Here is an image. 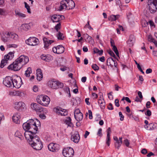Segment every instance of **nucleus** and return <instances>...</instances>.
Masks as SVG:
<instances>
[{
  "mask_svg": "<svg viewBox=\"0 0 157 157\" xmlns=\"http://www.w3.org/2000/svg\"><path fill=\"white\" fill-rule=\"evenodd\" d=\"M36 124L34 122V120L29 119L23 124V128L25 131L24 136L25 138H28L29 136L34 133H36L38 130L37 126H35Z\"/></svg>",
  "mask_w": 157,
  "mask_h": 157,
  "instance_id": "nucleus-1",
  "label": "nucleus"
},
{
  "mask_svg": "<svg viewBox=\"0 0 157 157\" xmlns=\"http://www.w3.org/2000/svg\"><path fill=\"white\" fill-rule=\"evenodd\" d=\"M29 61V58L28 56L21 55L12 63L9 65L7 68L15 71H18L20 69L23 65L26 64Z\"/></svg>",
  "mask_w": 157,
  "mask_h": 157,
  "instance_id": "nucleus-2",
  "label": "nucleus"
},
{
  "mask_svg": "<svg viewBox=\"0 0 157 157\" xmlns=\"http://www.w3.org/2000/svg\"><path fill=\"white\" fill-rule=\"evenodd\" d=\"M34 133L29 136V138H25L27 140L29 144L36 150H41L43 147L42 142L39 136Z\"/></svg>",
  "mask_w": 157,
  "mask_h": 157,
  "instance_id": "nucleus-3",
  "label": "nucleus"
},
{
  "mask_svg": "<svg viewBox=\"0 0 157 157\" xmlns=\"http://www.w3.org/2000/svg\"><path fill=\"white\" fill-rule=\"evenodd\" d=\"M36 101L37 103L41 105L48 106L50 102V99L48 96L41 95L37 97Z\"/></svg>",
  "mask_w": 157,
  "mask_h": 157,
  "instance_id": "nucleus-4",
  "label": "nucleus"
},
{
  "mask_svg": "<svg viewBox=\"0 0 157 157\" xmlns=\"http://www.w3.org/2000/svg\"><path fill=\"white\" fill-rule=\"evenodd\" d=\"M147 5L151 13H154L155 9L157 10V0H148Z\"/></svg>",
  "mask_w": 157,
  "mask_h": 157,
  "instance_id": "nucleus-5",
  "label": "nucleus"
},
{
  "mask_svg": "<svg viewBox=\"0 0 157 157\" xmlns=\"http://www.w3.org/2000/svg\"><path fill=\"white\" fill-rule=\"evenodd\" d=\"M26 43L32 46L37 45L40 43L39 39L35 37H30L25 40Z\"/></svg>",
  "mask_w": 157,
  "mask_h": 157,
  "instance_id": "nucleus-6",
  "label": "nucleus"
},
{
  "mask_svg": "<svg viewBox=\"0 0 157 157\" xmlns=\"http://www.w3.org/2000/svg\"><path fill=\"white\" fill-rule=\"evenodd\" d=\"M73 149L71 147L65 148L63 151V155L65 157H72L74 154Z\"/></svg>",
  "mask_w": 157,
  "mask_h": 157,
  "instance_id": "nucleus-7",
  "label": "nucleus"
},
{
  "mask_svg": "<svg viewBox=\"0 0 157 157\" xmlns=\"http://www.w3.org/2000/svg\"><path fill=\"white\" fill-rule=\"evenodd\" d=\"M13 78L10 76H6L4 78L3 84L8 87L12 88Z\"/></svg>",
  "mask_w": 157,
  "mask_h": 157,
  "instance_id": "nucleus-8",
  "label": "nucleus"
},
{
  "mask_svg": "<svg viewBox=\"0 0 157 157\" xmlns=\"http://www.w3.org/2000/svg\"><path fill=\"white\" fill-rule=\"evenodd\" d=\"M31 106L33 109L36 111L37 113H41L44 111V109H45L36 103L32 104Z\"/></svg>",
  "mask_w": 157,
  "mask_h": 157,
  "instance_id": "nucleus-9",
  "label": "nucleus"
},
{
  "mask_svg": "<svg viewBox=\"0 0 157 157\" xmlns=\"http://www.w3.org/2000/svg\"><path fill=\"white\" fill-rule=\"evenodd\" d=\"M54 110L57 114L62 116H65L68 114L67 111V110L61 108H55Z\"/></svg>",
  "mask_w": 157,
  "mask_h": 157,
  "instance_id": "nucleus-10",
  "label": "nucleus"
},
{
  "mask_svg": "<svg viewBox=\"0 0 157 157\" xmlns=\"http://www.w3.org/2000/svg\"><path fill=\"white\" fill-rule=\"evenodd\" d=\"M48 148L50 151L52 152H56L59 150V146L57 144L51 143L48 145Z\"/></svg>",
  "mask_w": 157,
  "mask_h": 157,
  "instance_id": "nucleus-11",
  "label": "nucleus"
},
{
  "mask_svg": "<svg viewBox=\"0 0 157 157\" xmlns=\"http://www.w3.org/2000/svg\"><path fill=\"white\" fill-rule=\"evenodd\" d=\"M15 105V108L19 111L23 110L25 108V105L22 102H16Z\"/></svg>",
  "mask_w": 157,
  "mask_h": 157,
  "instance_id": "nucleus-12",
  "label": "nucleus"
},
{
  "mask_svg": "<svg viewBox=\"0 0 157 157\" xmlns=\"http://www.w3.org/2000/svg\"><path fill=\"white\" fill-rule=\"evenodd\" d=\"M80 139V136L78 132H75V133L73 134L71 137L72 141L75 143H77L79 142Z\"/></svg>",
  "mask_w": 157,
  "mask_h": 157,
  "instance_id": "nucleus-13",
  "label": "nucleus"
},
{
  "mask_svg": "<svg viewBox=\"0 0 157 157\" xmlns=\"http://www.w3.org/2000/svg\"><path fill=\"white\" fill-rule=\"evenodd\" d=\"M67 1V10L74 9L75 6L74 2L72 0H66Z\"/></svg>",
  "mask_w": 157,
  "mask_h": 157,
  "instance_id": "nucleus-14",
  "label": "nucleus"
},
{
  "mask_svg": "<svg viewBox=\"0 0 157 157\" xmlns=\"http://www.w3.org/2000/svg\"><path fill=\"white\" fill-rule=\"evenodd\" d=\"M13 82L12 84V87H15L16 88H19L21 86L22 83L21 80V78H20V79H19L18 81L17 79H13Z\"/></svg>",
  "mask_w": 157,
  "mask_h": 157,
  "instance_id": "nucleus-15",
  "label": "nucleus"
},
{
  "mask_svg": "<svg viewBox=\"0 0 157 157\" xmlns=\"http://www.w3.org/2000/svg\"><path fill=\"white\" fill-rule=\"evenodd\" d=\"M43 41L44 44V48H49L50 45L51 44L54 42V41L52 40H48L47 38L45 37L43 38Z\"/></svg>",
  "mask_w": 157,
  "mask_h": 157,
  "instance_id": "nucleus-16",
  "label": "nucleus"
},
{
  "mask_svg": "<svg viewBox=\"0 0 157 157\" xmlns=\"http://www.w3.org/2000/svg\"><path fill=\"white\" fill-rule=\"evenodd\" d=\"M135 41V39L133 35H130L129 39L127 41V46L128 47L132 46Z\"/></svg>",
  "mask_w": 157,
  "mask_h": 157,
  "instance_id": "nucleus-17",
  "label": "nucleus"
},
{
  "mask_svg": "<svg viewBox=\"0 0 157 157\" xmlns=\"http://www.w3.org/2000/svg\"><path fill=\"white\" fill-rule=\"evenodd\" d=\"M20 114L18 113L14 115L12 118L13 122L16 124H19L20 122Z\"/></svg>",
  "mask_w": 157,
  "mask_h": 157,
  "instance_id": "nucleus-18",
  "label": "nucleus"
},
{
  "mask_svg": "<svg viewBox=\"0 0 157 157\" xmlns=\"http://www.w3.org/2000/svg\"><path fill=\"white\" fill-rule=\"evenodd\" d=\"M67 2L66 0H63L60 2V6H59V10L62 11L63 9H67Z\"/></svg>",
  "mask_w": 157,
  "mask_h": 157,
  "instance_id": "nucleus-19",
  "label": "nucleus"
},
{
  "mask_svg": "<svg viewBox=\"0 0 157 157\" xmlns=\"http://www.w3.org/2000/svg\"><path fill=\"white\" fill-rule=\"evenodd\" d=\"M57 81L50 80L48 81L47 83L48 85L52 89H56L57 87Z\"/></svg>",
  "mask_w": 157,
  "mask_h": 157,
  "instance_id": "nucleus-20",
  "label": "nucleus"
},
{
  "mask_svg": "<svg viewBox=\"0 0 157 157\" xmlns=\"http://www.w3.org/2000/svg\"><path fill=\"white\" fill-rule=\"evenodd\" d=\"M62 17H64L63 16L54 15L52 16L51 19L53 22H58L60 20V18Z\"/></svg>",
  "mask_w": 157,
  "mask_h": 157,
  "instance_id": "nucleus-21",
  "label": "nucleus"
},
{
  "mask_svg": "<svg viewBox=\"0 0 157 157\" xmlns=\"http://www.w3.org/2000/svg\"><path fill=\"white\" fill-rule=\"evenodd\" d=\"M157 126V124L156 123H150L146 127L145 126L144 128L147 130H152L155 128Z\"/></svg>",
  "mask_w": 157,
  "mask_h": 157,
  "instance_id": "nucleus-22",
  "label": "nucleus"
},
{
  "mask_svg": "<svg viewBox=\"0 0 157 157\" xmlns=\"http://www.w3.org/2000/svg\"><path fill=\"white\" fill-rule=\"evenodd\" d=\"M36 74L37 80L39 81L41 80L43 78V75L40 69H37V70Z\"/></svg>",
  "mask_w": 157,
  "mask_h": 157,
  "instance_id": "nucleus-23",
  "label": "nucleus"
},
{
  "mask_svg": "<svg viewBox=\"0 0 157 157\" xmlns=\"http://www.w3.org/2000/svg\"><path fill=\"white\" fill-rule=\"evenodd\" d=\"M84 37H86V41L89 43L90 44H92L94 40L92 37L88 35L87 34H84L83 35Z\"/></svg>",
  "mask_w": 157,
  "mask_h": 157,
  "instance_id": "nucleus-24",
  "label": "nucleus"
},
{
  "mask_svg": "<svg viewBox=\"0 0 157 157\" xmlns=\"http://www.w3.org/2000/svg\"><path fill=\"white\" fill-rule=\"evenodd\" d=\"M14 52H9L7 55L4 56V59L7 60L11 59L14 57Z\"/></svg>",
  "mask_w": 157,
  "mask_h": 157,
  "instance_id": "nucleus-25",
  "label": "nucleus"
},
{
  "mask_svg": "<svg viewBox=\"0 0 157 157\" xmlns=\"http://www.w3.org/2000/svg\"><path fill=\"white\" fill-rule=\"evenodd\" d=\"M114 60V59H113L111 57L108 58L107 60V65L108 66H109L111 67H113Z\"/></svg>",
  "mask_w": 157,
  "mask_h": 157,
  "instance_id": "nucleus-26",
  "label": "nucleus"
},
{
  "mask_svg": "<svg viewBox=\"0 0 157 157\" xmlns=\"http://www.w3.org/2000/svg\"><path fill=\"white\" fill-rule=\"evenodd\" d=\"M120 17L119 15H111L109 17V20L110 21H115L117 19Z\"/></svg>",
  "mask_w": 157,
  "mask_h": 157,
  "instance_id": "nucleus-27",
  "label": "nucleus"
},
{
  "mask_svg": "<svg viewBox=\"0 0 157 157\" xmlns=\"http://www.w3.org/2000/svg\"><path fill=\"white\" fill-rule=\"evenodd\" d=\"M30 27L29 25L28 24H23L21 26V28L22 30L25 31L28 30Z\"/></svg>",
  "mask_w": 157,
  "mask_h": 157,
  "instance_id": "nucleus-28",
  "label": "nucleus"
},
{
  "mask_svg": "<svg viewBox=\"0 0 157 157\" xmlns=\"http://www.w3.org/2000/svg\"><path fill=\"white\" fill-rule=\"evenodd\" d=\"M7 35H9L10 36V38L12 39H13L14 40H16L18 36L15 33H7Z\"/></svg>",
  "mask_w": 157,
  "mask_h": 157,
  "instance_id": "nucleus-29",
  "label": "nucleus"
},
{
  "mask_svg": "<svg viewBox=\"0 0 157 157\" xmlns=\"http://www.w3.org/2000/svg\"><path fill=\"white\" fill-rule=\"evenodd\" d=\"M75 119L78 121H81L83 118V114L81 113L74 116Z\"/></svg>",
  "mask_w": 157,
  "mask_h": 157,
  "instance_id": "nucleus-30",
  "label": "nucleus"
},
{
  "mask_svg": "<svg viewBox=\"0 0 157 157\" xmlns=\"http://www.w3.org/2000/svg\"><path fill=\"white\" fill-rule=\"evenodd\" d=\"M71 120L70 117H68L67 119L65 121V123L69 126L71 127L73 125L72 123L71 122Z\"/></svg>",
  "mask_w": 157,
  "mask_h": 157,
  "instance_id": "nucleus-31",
  "label": "nucleus"
},
{
  "mask_svg": "<svg viewBox=\"0 0 157 157\" xmlns=\"http://www.w3.org/2000/svg\"><path fill=\"white\" fill-rule=\"evenodd\" d=\"M5 37H2V39L4 42L9 41L10 40V36L7 35V33H6L4 35Z\"/></svg>",
  "mask_w": 157,
  "mask_h": 157,
  "instance_id": "nucleus-32",
  "label": "nucleus"
},
{
  "mask_svg": "<svg viewBox=\"0 0 157 157\" xmlns=\"http://www.w3.org/2000/svg\"><path fill=\"white\" fill-rule=\"evenodd\" d=\"M7 59H4H4H2L1 61V63L0 64V67L1 68H3L4 66L6 65V64L8 62Z\"/></svg>",
  "mask_w": 157,
  "mask_h": 157,
  "instance_id": "nucleus-33",
  "label": "nucleus"
},
{
  "mask_svg": "<svg viewBox=\"0 0 157 157\" xmlns=\"http://www.w3.org/2000/svg\"><path fill=\"white\" fill-rule=\"evenodd\" d=\"M15 136L20 139V140H22L23 137L21 133L19 131H17L15 133Z\"/></svg>",
  "mask_w": 157,
  "mask_h": 157,
  "instance_id": "nucleus-34",
  "label": "nucleus"
},
{
  "mask_svg": "<svg viewBox=\"0 0 157 157\" xmlns=\"http://www.w3.org/2000/svg\"><path fill=\"white\" fill-rule=\"evenodd\" d=\"M31 73V68L30 67H29L25 71V75L27 77H29L30 76V74Z\"/></svg>",
  "mask_w": 157,
  "mask_h": 157,
  "instance_id": "nucleus-35",
  "label": "nucleus"
},
{
  "mask_svg": "<svg viewBox=\"0 0 157 157\" xmlns=\"http://www.w3.org/2000/svg\"><path fill=\"white\" fill-rule=\"evenodd\" d=\"M15 13L16 15L21 17L24 18L26 17V15L21 13L18 11H15Z\"/></svg>",
  "mask_w": 157,
  "mask_h": 157,
  "instance_id": "nucleus-36",
  "label": "nucleus"
},
{
  "mask_svg": "<svg viewBox=\"0 0 157 157\" xmlns=\"http://www.w3.org/2000/svg\"><path fill=\"white\" fill-rule=\"evenodd\" d=\"M93 52L94 54H97L99 56H101L103 52L102 50H94Z\"/></svg>",
  "mask_w": 157,
  "mask_h": 157,
  "instance_id": "nucleus-37",
  "label": "nucleus"
},
{
  "mask_svg": "<svg viewBox=\"0 0 157 157\" xmlns=\"http://www.w3.org/2000/svg\"><path fill=\"white\" fill-rule=\"evenodd\" d=\"M57 38L59 40H63L64 37L63 36V34L59 32L58 33L57 35Z\"/></svg>",
  "mask_w": 157,
  "mask_h": 157,
  "instance_id": "nucleus-38",
  "label": "nucleus"
},
{
  "mask_svg": "<svg viewBox=\"0 0 157 157\" xmlns=\"http://www.w3.org/2000/svg\"><path fill=\"white\" fill-rule=\"evenodd\" d=\"M122 144V143L121 142V141H118L117 142H116L114 144L116 148L119 149Z\"/></svg>",
  "mask_w": 157,
  "mask_h": 157,
  "instance_id": "nucleus-39",
  "label": "nucleus"
},
{
  "mask_svg": "<svg viewBox=\"0 0 157 157\" xmlns=\"http://www.w3.org/2000/svg\"><path fill=\"white\" fill-rule=\"evenodd\" d=\"M46 61L49 62L53 59V57L50 55H46Z\"/></svg>",
  "mask_w": 157,
  "mask_h": 157,
  "instance_id": "nucleus-40",
  "label": "nucleus"
},
{
  "mask_svg": "<svg viewBox=\"0 0 157 157\" xmlns=\"http://www.w3.org/2000/svg\"><path fill=\"white\" fill-rule=\"evenodd\" d=\"M110 42L111 46L113 47L112 49H117V47L115 45L114 40L112 38L110 39Z\"/></svg>",
  "mask_w": 157,
  "mask_h": 157,
  "instance_id": "nucleus-41",
  "label": "nucleus"
},
{
  "mask_svg": "<svg viewBox=\"0 0 157 157\" xmlns=\"http://www.w3.org/2000/svg\"><path fill=\"white\" fill-rule=\"evenodd\" d=\"M56 84L57 87L56 88V89H57L59 88H62L63 86V83L57 81Z\"/></svg>",
  "mask_w": 157,
  "mask_h": 157,
  "instance_id": "nucleus-42",
  "label": "nucleus"
},
{
  "mask_svg": "<svg viewBox=\"0 0 157 157\" xmlns=\"http://www.w3.org/2000/svg\"><path fill=\"white\" fill-rule=\"evenodd\" d=\"M107 52L111 56L113 57L114 59H116V56L112 50H107Z\"/></svg>",
  "mask_w": 157,
  "mask_h": 157,
  "instance_id": "nucleus-43",
  "label": "nucleus"
},
{
  "mask_svg": "<svg viewBox=\"0 0 157 157\" xmlns=\"http://www.w3.org/2000/svg\"><path fill=\"white\" fill-rule=\"evenodd\" d=\"M24 4L25 7L27 9V12L29 13H30L31 11L29 6L26 2H24Z\"/></svg>",
  "mask_w": 157,
  "mask_h": 157,
  "instance_id": "nucleus-44",
  "label": "nucleus"
},
{
  "mask_svg": "<svg viewBox=\"0 0 157 157\" xmlns=\"http://www.w3.org/2000/svg\"><path fill=\"white\" fill-rule=\"evenodd\" d=\"M110 135H107L106 140V144L108 146H109L110 144Z\"/></svg>",
  "mask_w": 157,
  "mask_h": 157,
  "instance_id": "nucleus-45",
  "label": "nucleus"
},
{
  "mask_svg": "<svg viewBox=\"0 0 157 157\" xmlns=\"http://www.w3.org/2000/svg\"><path fill=\"white\" fill-rule=\"evenodd\" d=\"M17 47V45L15 44H10L7 45V48H16Z\"/></svg>",
  "mask_w": 157,
  "mask_h": 157,
  "instance_id": "nucleus-46",
  "label": "nucleus"
},
{
  "mask_svg": "<svg viewBox=\"0 0 157 157\" xmlns=\"http://www.w3.org/2000/svg\"><path fill=\"white\" fill-rule=\"evenodd\" d=\"M54 48H55V49H60V48L61 49H64L65 48L62 45H60L57 46L56 47H53L52 49H54Z\"/></svg>",
  "mask_w": 157,
  "mask_h": 157,
  "instance_id": "nucleus-47",
  "label": "nucleus"
},
{
  "mask_svg": "<svg viewBox=\"0 0 157 157\" xmlns=\"http://www.w3.org/2000/svg\"><path fill=\"white\" fill-rule=\"evenodd\" d=\"M92 67L94 71L98 70L99 69V67L96 64H93Z\"/></svg>",
  "mask_w": 157,
  "mask_h": 157,
  "instance_id": "nucleus-48",
  "label": "nucleus"
},
{
  "mask_svg": "<svg viewBox=\"0 0 157 157\" xmlns=\"http://www.w3.org/2000/svg\"><path fill=\"white\" fill-rule=\"evenodd\" d=\"M116 3L117 5H118L120 7L122 6V4L120 0H116Z\"/></svg>",
  "mask_w": 157,
  "mask_h": 157,
  "instance_id": "nucleus-49",
  "label": "nucleus"
},
{
  "mask_svg": "<svg viewBox=\"0 0 157 157\" xmlns=\"http://www.w3.org/2000/svg\"><path fill=\"white\" fill-rule=\"evenodd\" d=\"M145 114L148 116H150L151 115V112L149 109H147L146 112H145Z\"/></svg>",
  "mask_w": 157,
  "mask_h": 157,
  "instance_id": "nucleus-50",
  "label": "nucleus"
},
{
  "mask_svg": "<svg viewBox=\"0 0 157 157\" xmlns=\"http://www.w3.org/2000/svg\"><path fill=\"white\" fill-rule=\"evenodd\" d=\"M61 24L60 23H59L56 25L55 27V29L56 30L57 32L58 31V30L60 28Z\"/></svg>",
  "mask_w": 157,
  "mask_h": 157,
  "instance_id": "nucleus-51",
  "label": "nucleus"
},
{
  "mask_svg": "<svg viewBox=\"0 0 157 157\" xmlns=\"http://www.w3.org/2000/svg\"><path fill=\"white\" fill-rule=\"evenodd\" d=\"M102 129L101 128H100L98 129V131L97 132V135L100 137H101L102 136Z\"/></svg>",
  "mask_w": 157,
  "mask_h": 157,
  "instance_id": "nucleus-52",
  "label": "nucleus"
},
{
  "mask_svg": "<svg viewBox=\"0 0 157 157\" xmlns=\"http://www.w3.org/2000/svg\"><path fill=\"white\" fill-rule=\"evenodd\" d=\"M119 117H120V120L121 121H123L124 120V116L122 114L121 112H119Z\"/></svg>",
  "mask_w": 157,
  "mask_h": 157,
  "instance_id": "nucleus-53",
  "label": "nucleus"
},
{
  "mask_svg": "<svg viewBox=\"0 0 157 157\" xmlns=\"http://www.w3.org/2000/svg\"><path fill=\"white\" fill-rule=\"evenodd\" d=\"M124 143L125 145L127 147H128L129 145V142L127 139H126L124 140Z\"/></svg>",
  "mask_w": 157,
  "mask_h": 157,
  "instance_id": "nucleus-54",
  "label": "nucleus"
},
{
  "mask_svg": "<svg viewBox=\"0 0 157 157\" xmlns=\"http://www.w3.org/2000/svg\"><path fill=\"white\" fill-rule=\"evenodd\" d=\"M115 105L117 107H118L120 106V104L119 103V100L118 99H116L115 100Z\"/></svg>",
  "mask_w": 157,
  "mask_h": 157,
  "instance_id": "nucleus-55",
  "label": "nucleus"
},
{
  "mask_svg": "<svg viewBox=\"0 0 157 157\" xmlns=\"http://www.w3.org/2000/svg\"><path fill=\"white\" fill-rule=\"evenodd\" d=\"M88 113L89 115V118L90 119H91L93 118L92 112L91 110H88Z\"/></svg>",
  "mask_w": 157,
  "mask_h": 157,
  "instance_id": "nucleus-56",
  "label": "nucleus"
},
{
  "mask_svg": "<svg viewBox=\"0 0 157 157\" xmlns=\"http://www.w3.org/2000/svg\"><path fill=\"white\" fill-rule=\"evenodd\" d=\"M148 40L149 41H150L152 42L155 39H154L152 37V36L151 35H149L148 36Z\"/></svg>",
  "mask_w": 157,
  "mask_h": 157,
  "instance_id": "nucleus-57",
  "label": "nucleus"
},
{
  "mask_svg": "<svg viewBox=\"0 0 157 157\" xmlns=\"http://www.w3.org/2000/svg\"><path fill=\"white\" fill-rule=\"evenodd\" d=\"M108 109L109 110H112L113 109V105L112 103H109V105L108 106Z\"/></svg>",
  "mask_w": 157,
  "mask_h": 157,
  "instance_id": "nucleus-58",
  "label": "nucleus"
},
{
  "mask_svg": "<svg viewBox=\"0 0 157 157\" xmlns=\"http://www.w3.org/2000/svg\"><path fill=\"white\" fill-rule=\"evenodd\" d=\"M81 113V112L80 111L79 109H76L74 112V116H75V115H78L79 113Z\"/></svg>",
  "mask_w": 157,
  "mask_h": 157,
  "instance_id": "nucleus-59",
  "label": "nucleus"
},
{
  "mask_svg": "<svg viewBox=\"0 0 157 157\" xmlns=\"http://www.w3.org/2000/svg\"><path fill=\"white\" fill-rule=\"evenodd\" d=\"M112 92H110L108 94V98L110 100H112L113 99V97L112 95Z\"/></svg>",
  "mask_w": 157,
  "mask_h": 157,
  "instance_id": "nucleus-60",
  "label": "nucleus"
},
{
  "mask_svg": "<svg viewBox=\"0 0 157 157\" xmlns=\"http://www.w3.org/2000/svg\"><path fill=\"white\" fill-rule=\"evenodd\" d=\"M36 121H34V122H35L36 124L35 126H37L36 125L37 124L38 125H40V121L39 120H38L37 119H36Z\"/></svg>",
  "mask_w": 157,
  "mask_h": 157,
  "instance_id": "nucleus-61",
  "label": "nucleus"
},
{
  "mask_svg": "<svg viewBox=\"0 0 157 157\" xmlns=\"http://www.w3.org/2000/svg\"><path fill=\"white\" fill-rule=\"evenodd\" d=\"M89 99L90 98H87L85 99V102L86 104L88 105H90V103L89 101Z\"/></svg>",
  "mask_w": 157,
  "mask_h": 157,
  "instance_id": "nucleus-62",
  "label": "nucleus"
},
{
  "mask_svg": "<svg viewBox=\"0 0 157 157\" xmlns=\"http://www.w3.org/2000/svg\"><path fill=\"white\" fill-rule=\"evenodd\" d=\"M92 96L94 98V99H96L98 97V95L97 94L94 93H93L92 94Z\"/></svg>",
  "mask_w": 157,
  "mask_h": 157,
  "instance_id": "nucleus-63",
  "label": "nucleus"
},
{
  "mask_svg": "<svg viewBox=\"0 0 157 157\" xmlns=\"http://www.w3.org/2000/svg\"><path fill=\"white\" fill-rule=\"evenodd\" d=\"M141 153L142 154H143L144 155L146 154L147 153V151L146 149H145V148L141 150Z\"/></svg>",
  "mask_w": 157,
  "mask_h": 157,
  "instance_id": "nucleus-64",
  "label": "nucleus"
}]
</instances>
